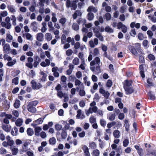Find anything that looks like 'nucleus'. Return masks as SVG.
I'll use <instances>...</instances> for the list:
<instances>
[{
    "label": "nucleus",
    "instance_id": "obj_1",
    "mask_svg": "<svg viewBox=\"0 0 156 156\" xmlns=\"http://www.w3.org/2000/svg\"><path fill=\"white\" fill-rule=\"evenodd\" d=\"M38 104V101H34L29 102L27 106L28 111L32 113H35L36 112V109L35 107Z\"/></svg>",
    "mask_w": 156,
    "mask_h": 156
},
{
    "label": "nucleus",
    "instance_id": "obj_2",
    "mask_svg": "<svg viewBox=\"0 0 156 156\" xmlns=\"http://www.w3.org/2000/svg\"><path fill=\"white\" fill-rule=\"evenodd\" d=\"M31 87L34 89H38L42 87V85L39 83L37 84L36 82L34 80H32L31 82Z\"/></svg>",
    "mask_w": 156,
    "mask_h": 156
},
{
    "label": "nucleus",
    "instance_id": "obj_3",
    "mask_svg": "<svg viewBox=\"0 0 156 156\" xmlns=\"http://www.w3.org/2000/svg\"><path fill=\"white\" fill-rule=\"evenodd\" d=\"M144 64H142L139 66V73L142 79H144L145 77V74L144 73Z\"/></svg>",
    "mask_w": 156,
    "mask_h": 156
},
{
    "label": "nucleus",
    "instance_id": "obj_4",
    "mask_svg": "<svg viewBox=\"0 0 156 156\" xmlns=\"http://www.w3.org/2000/svg\"><path fill=\"white\" fill-rule=\"evenodd\" d=\"M124 89L125 91V93L126 95L131 94L134 91L133 88L132 87H125Z\"/></svg>",
    "mask_w": 156,
    "mask_h": 156
},
{
    "label": "nucleus",
    "instance_id": "obj_5",
    "mask_svg": "<svg viewBox=\"0 0 156 156\" xmlns=\"http://www.w3.org/2000/svg\"><path fill=\"white\" fill-rule=\"evenodd\" d=\"M133 45L134 47L135 48L137 51L141 54L143 53V51L141 48V45L140 43H137L133 44Z\"/></svg>",
    "mask_w": 156,
    "mask_h": 156
},
{
    "label": "nucleus",
    "instance_id": "obj_6",
    "mask_svg": "<svg viewBox=\"0 0 156 156\" xmlns=\"http://www.w3.org/2000/svg\"><path fill=\"white\" fill-rule=\"evenodd\" d=\"M3 51L5 53L8 54L11 50L10 45L8 44H5L3 46Z\"/></svg>",
    "mask_w": 156,
    "mask_h": 156
},
{
    "label": "nucleus",
    "instance_id": "obj_7",
    "mask_svg": "<svg viewBox=\"0 0 156 156\" xmlns=\"http://www.w3.org/2000/svg\"><path fill=\"white\" fill-rule=\"evenodd\" d=\"M135 148L137 151V153L140 156H142L143 154V149L140 147L139 146L137 145H135L134 146Z\"/></svg>",
    "mask_w": 156,
    "mask_h": 156
},
{
    "label": "nucleus",
    "instance_id": "obj_8",
    "mask_svg": "<svg viewBox=\"0 0 156 156\" xmlns=\"http://www.w3.org/2000/svg\"><path fill=\"white\" fill-rule=\"evenodd\" d=\"M129 49L131 53L135 55H137L138 54L137 51L134 46H130L129 47Z\"/></svg>",
    "mask_w": 156,
    "mask_h": 156
},
{
    "label": "nucleus",
    "instance_id": "obj_9",
    "mask_svg": "<svg viewBox=\"0 0 156 156\" xmlns=\"http://www.w3.org/2000/svg\"><path fill=\"white\" fill-rule=\"evenodd\" d=\"M78 1V0H75V1L74 0L72 2L71 5L70 7L71 10H75L77 8L76 2Z\"/></svg>",
    "mask_w": 156,
    "mask_h": 156
},
{
    "label": "nucleus",
    "instance_id": "obj_10",
    "mask_svg": "<svg viewBox=\"0 0 156 156\" xmlns=\"http://www.w3.org/2000/svg\"><path fill=\"white\" fill-rule=\"evenodd\" d=\"M85 156H90L88 147L86 145H84L82 148Z\"/></svg>",
    "mask_w": 156,
    "mask_h": 156
},
{
    "label": "nucleus",
    "instance_id": "obj_11",
    "mask_svg": "<svg viewBox=\"0 0 156 156\" xmlns=\"http://www.w3.org/2000/svg\"><path fill=\"white\" fill-rule=\"evenodd\" d=\"M147 94L149 97L148 98L150 100L154 101L155 99V96L151 91L149 90L147 93Z\"/></svg>",
    "mask_w": 156,
    "mask_h": 156
},
{
    "label": "nucleus",
    "instance_id": "obj_12",
    "mask_svg": "<svg viewBox=\"0 0 156 156\" xmlns=\"http://www.w3.org/2000/svg\"><path fill=\"white\" fill-rule=\"evenodd\" d=\"M130 27L132 28H133L135 27L136 28L139 29L140 27V24L139 23H136L134 22H132L130 24Z\"/></svg>",
    "mask_w": 156,
    "mask_h": 156
},
{
    "label": "nucleus",
    "instance_id": "obj_13",
    "mask_svg": "<svg viewBox=\"0 0 156 156\" xmlns=\"http://www.w3.org/2000/svg\"><path fill=\"white\" fill-rule=\"evenodd\" d=\"M7 60L8 62L7 63V65L9 66H11L16 63V61L15 59H13V60H12V59H5V60Z\"/></svg>",
    "mask_w": 156,
    "mask_h": 156
},
{
    "label": "nucleus",
    "instance_id": "obj_14",
    "mask_svg": "<svg viewBox=\"0 0 156 156\" xmlns=\"http://www.w3.org/2000/svg\"><path fill=\"white\" fill-rule=\"evenodd\" d=\"M2 128L5 131L9 132L11 130V126L7 125H2Z\"/></svg>",
    "mask_w": 156,
    "mask_h": 156
},
{
    "label": "nucleus",
    "instance_id": "obj_15",
    "mask_svg": "<svg viewBox=\"0 0 156 156\" xmlns=\"http://www.w3.org/2000/svg\"><path fill=\"white\" fill-rule=\"evenodd\" d=\"M98 11V10L94 7L92 6H90L87 9V11L89 12H90L92 11L94 12L95 13Z\"/></svg>",
    "mask_w": 156,
    "mask_h": 156
},
{
    "label": "nucleus",
    "instance_id": "obj_16",
    "mask_svg": "<svg viewBox=\"0 0 156 156\" xmlns=\"http://www.w3.org/2000/svg\"><path fill=\"white\" fill-rule=\"evenodd\" d=\"M61 136L62 138L63 139H65L67 137V134L66 132V129H62V132L61 133Z\"/></svg>",
    "mask_w": 156,
    "mask_h": 156
},
{
    "label": "nucleus",
    "instance_id": "obj_17",
    "mask_svg": "<svg viewBox=\"0 0 156 156\" xmlns=\"http://www.w3.org/2000/svg\"><path fill=\"white\" fill-rule=\"evenodd\" d=\"M41 129V128L40 127H36L34 129L35 135L36 136H39L40 135V132Z\"/></svg>",
    "mask_w": 156,
    "mask_h": 156
},
{
    "label": "nucleus",
    "instance_id": "obj_18",
    "mask_svg": "<svg viewBox=\"0 0 156 156\" xmlns=\"http://www.w3.org/2000/svg\"><path fill=\"white\" fill-rule=\"evenodd\" d=\"M132 82V81H129L128 80H126L125 81V83L123 84V88L126 87H130V86H131Z\"/></svg>",
    "mask_w": 156,
    "mask_h": 156
},
{
    "label": "nucleus",
    "instance_id": "obj_19",
    "mask_svg": "<svg viewBox=\"0 0 156 156\" xmlns=\"http://www.w3.org/2000/svg\"><path fill=\"white\" fill-rule=\"evenodd\" d=\"M43 36L44 34L42 33H38L37 34V39L38 41H42L43 40Z\"/></svg>",
    "mask_w": 156,
    "mask_h": 156
},
{
    "label": "nucleus",
    "instance_id": "obj_20",
    "mask_svg": "<svg viewBox=\"0 0 156 156\" xmlns=\"http://www.w3.org/2000/svg\"><path fill=\"white\" fill-rule=\"evenodd\" d=\"M7 8L12 13H14L16 12L14 6L13 5H9L7 6Z\"/></svg>",
    "mask_w": 156,
    "mask_h": 156
},
{
    "label": "nucleus",
    "instance_id": "obj_21",
    "mask_svg": "<svg viewBox=\"0 0 156 156\" xmlns=\"http://www.w3.org/2000/svg\"><path fill=\"white\" fill-rule=\"evenodd\" d=\"M124 126L126 130L128 132L129 130V121L127 119H125L124 121Z\"/></svg>",
    "mask_w": 156,
    "mask_h": 156
},
{
    "label": "nucleus",
    "instance_id": "obj_22",
    "mask_svg": "<svg viewBox=\"0 0 156 156\" xmlns=\"http://www.w3.org/2000/svg\"><path fill=\"white\" fill-rule=\"evenodd\" d=\"M40 75L42 76L41 80L42 82H45L46 81V77L47 76V74L43 71H41L40 73Z\"/></svg>",
    "mask_w": 156,
    "mask_h": 156
},
{
    "label": "nucleus",
    "instance_id": "obj_23",
    "mask_svg": "<svg viewBox=\"0 0 156 156\" xmlns=\"http://www.w3.org/2000/svg\"><path fill=\"white\" fill-rule=\"evenodd\" d=\"M10 149L12 152V154L13 155H16L18 152V149L15 148L14 147H11Z\"/></svg>",
    "mask_w": 156,
    "mask_h": 156
},
{
    "label": "nucleus",
    "instance_id": "obj_24",
    "mask_svg": "<svg viewBox=\"0 0 156 156\" xmlns=\"http://www.w3.org/2000/svg\"><path fill=\"white\" fill-rule=\"evenodd\" d=\"M114 137L116 138H119L120 137V132L118 130H114L113 133Z\"/></svg>",
    "mask_w": 156,
    "mask_h": 156
},
{
    "label": "nucleus",
    "instance_id": "obj_25",
    "mask_svg": "<svg viewBox=\"0 0 156 156\" xmlns=\"http://www.w3.org/2000/svg\"><path fill=\"white\" fill-rule=\"evenodd\" d=\"M5 21L8 24V25L7 26V28H10L11 26V24L10 23V19L9 17H6L5 19Z\"/></svg>",
    "mask_w": 156,
    "mask_h": 156
},
{
    "label": "nucleus",
    "instance_id": "obj_26",
    "mask_svg": "<svg viewBox=\"0 0 156 156\" xmlns=\"http://www.w3.org/2000/svg\"><path fill=\"white\" fill-rule=\"evenodd\" d=\"M94 15L91 12H89L87 16V19L89 21L92 20L94 19Z\"/></svg>",
    "mask_w": 156,
    "mask_h": 156
},
{
    "label": "nucleus",
    "instance_id": "obj_27",
    "mask_svg": "<svg viewBox=\"0 0 156 156\" xmlns=\"http://www.w3.org/2000/svg\"><path fill=\"white\" fill-rule=\"evenodd\" d=\"M111 15L108 13H106L104 16V18L107 21H108L110 20L111 19Z\"/></svg>",
    "mask_w": 156,
    "mask_h": 156
},
{
    "label": "nucleus",
    "instance_id": "obj_28",
    "mask_svg": "<svg viewBox=\"0 0 156 156\" xmlns=\"http://www.w3.org/2000/svg\"><path fill=\"white\" fill-rule=\"evenodd\" d=\"M27 135L29 136H32L34 133V132L33 130L30 128H29L27 129Z\"/></svg>",
    "mask_w": 156,
    "mask_h": 156
},
{
    "label": "nucleus",
    "instance_id": "obj_29",
    "mask_svg": "<svg viewBox=\"0 0 156 156\" xmlns=\"http://www.w3.org/2000/svg\"><path fill=\"white\" fill-rule=\"evenodd\" d=\"M77 22L79 25L82 24V25H84L86 23V20L85 19L80 18L77 21Z\"/></svg>",
    "mask_w": 156,
    "mask_h": 156
},
{
    "label": "nucleus",
    "instance_id": "obj_30",
    "mask_svg": "<svg viewBox=\"0 0 156 156\" xmlns=\"http://www.w3.org/2000/svg\"><path fill=\"white\" fill-rule=\"evenodd\" d=\"M23 122V120L21 119H18L16 122V125L17 126H21Z\"/></svg>",
    "mask_w": 156,
    "mask_h": 156
},
{
    "label": "nucleus",
    "instance_id": "obj_31",
    "mask_svg": "<svg viewBox=\"0 0 156 156\" xmlns=\"http://www.w3.org/2000/svg\"><path fill=\"white\" fill-rule=\"evenodd\" d=\"M46 116V115L43 118H40L37 119L35 121V122L37 123V124H41L43 121L44 119H45Z\"/></svg>",
    "mask_w": 156,
    "mask_h": 156
},
{
    "label": "nucleus",
    "instance_id": "obj_32",
    "mask_svg": "<svg viewBox=\"0 0 156 156\" xmlns=\"http://www.w3.org/2000/svg\"><path fill=\"white\" fill-rule=\"evenodd\" d=\"M49 142L50 144L54 145L56 142V140L54 137H52L50 138L49 140Z\"/></svg>",
    "mask_w": 156,
    "mask_h": 156
},
{
    "label": "nucleus",
    "instance_id": "obj_33",
    "mask_svg": "<svg viewBox=\"0 0 156 156\" xmlns=\"http://www.w3.org/2000/svg\"><path fill=\"white\" fill-rule=\"evenodd\" d=\"M30 144V143L28 142H25L22 147V148L25 151H26L27 150L28 148L27 146Z\"/></svg>",
    "mask_w": 156,
    "mask_h": 156
},
{
    "label": "nucleus",
    "instance_id": "obj_34",
    "mask_svg": "<svg viewBox=\"0 0 156 156\" xmlns=\"http://www.w3.org/2000/svg\"><path fill=\"white\" fill-rule=\"evenodd\" d=\"M45 36L46 39L48 41H51L52 39V35L50 33H46L45 34Z\"/></svg>",
    "mask_w": 156,
    "mask_h": 156
},
{
    "label": "nucleus",
    "instance_id": "obj_35",
    "mask_svg": "<svg viewBox=\"0 0 156 156\" xmlns=\"http://www.w3.org/2000/svg\"><path fill=\"white\" fill-rule=\"evenodd\" d=\"M66 21V19L65 18L62 17L59 20V22L61 23L62 26L63 27Z\"/></svg>",
    "mask_w": 156,
    "mask_h": 156
},
{
    "label": "nucleus",
    "instance_id": "obj_36",
    "mask_svg": "<svg viewBox=\"0 0 156 156\" xmlns=\"http://www.w3.org/2000/svg\"><path fill=\"white\" fill-rule=\"evenodd\" d=\"M20 101L19 100H16L14 104V107L16 108H19L20 105Z\"/></svg>",
    "mask_w": 156,
    "mask_h": 156
},
{
    "label": "nucleus",
    "instance_id": "obj_37",
    "mask_svg": "<svg viewBox=\"0 0 156 156\" xmlns=\"http://www.w3.org/2000/svg\"><path fill=\"white\" fill-rule=\"evenodd\" d=\"M11 20L12 21V25L13 26L16 25V18L15 17V16L13 15H11Z\"/></svg>",
    "mask_w": 156,
    "mask_h": 156
},
{
    "label": "nucleus",
    "instance_id": "obj_38",
    "mask_svg": "<svg viewBox=\"0 0 156 156\" xmlns=\"http://www.w3.org/2000/svg\"><path fill=\"white\" fill-rule=\"evenodd\" d=\"M105 31L109 33H112L113 32V30L109 26H107L105 28Z\"/></svg>",
    "mask_w": 156,
    "mask_h": 156
},
{
    "label": "nucleus",
    "instance_id": "obj_39",
    "mask_svg": "<svg viewBox=\"0 0 156 156\" xmlns=\"http://www.w3.org/2000/svg\"><path fill=\"white\" fill-rule=\"evenodd\" d=\"M19 83V78L18 77H16L12 79V83L14 84L15 85H17Z\"/></svg>",
    "mask_w": 156,
    "mask_h": 156
},
{
    "label": "nucleus",
    "instance_id": "obj_40",
    "mask_svg": "<svg viewBox=\"0 0 156 156\" xmlns=\"http://www.w3.org/2000/svg\"><path fill=\"white\" fill-rule=\"evenodd\" d=\"M152 79L150 78H148L147 80V82L148 84V86L149 87L153 86V83L152 82Z\"/></svg>",
    "mask_w": 156,
    "mask_h": 156
},
{
    "label": "nucleus",
    "instance_id": "obj_41",
    "mask_svg": "<svg viewBox=\"0 0 156 156\" xmlns=\"http://www.w3.org/2000/svg\"><path fill=\"white\" fill-rule=\"evenodd\" d=\"M116 124V122L115 121H112L111 122H109L107 124V127L110 129L112 126L115 125Z\"/></svg>",
    "mask_w": 156,
    "mask_h": 156
},
{
    "label": "nucleus",
    "instance_id": "obj_42",
    "mask_svg": "<svg viewBox=\"0 0 156 156\" xmlns=\"http://www.w3.org/2000/svg\"><path fill=\"white\" fill-rule=\"evenodd\" d=\"M148 43V41L147 40H144L143 42V45L144 47L147 48H148L149 46Z\"/></svg>",
    "mask_w": 156,
    "mask_h": 156
},
{
    "label": "nucleus",
    "instance_id": "obj_43",
    "mask_svg": "<svg viewBox=\"0 0 156 156\" xmlns=\"http://www.w3.org/2000/svg\"><path fill=\"white\" fill-rule=\"evenodd\" d=\"M5 136L3 134L2 131L0 130V139L2 141H3L5 140Z\"/></svg>",
    "mask_w": 156,
    "mask_h": 156
},
{
    "label": "nucleus",
    "instance_id": "obj_44",
    "mask_svg": "<svg viewBox=\"0 0 156 156\" xmlns=\"http://www.w3.org/2000/svg\"><path fill=\"white\" fill-rule=\"evenodd\" d=\"M7 153L6 150L4 147H2L0 148V154H5Z\"/></svg>",
    "mask_w": 156,
    "mask_h": 156
},
{
    "label": "nucleus",
    "instance_id": "obj_45",
    "mask_svg": "<svg viewBox=\"0 0 156 156\" xmlns=\"http://www.w3.org/2000/svg\"><path fill=\"white\" fill-rule=\"evenodd\" d=\"M72 28L74 30L77 31L79 30V26L76 23H74L72 25Z\"/></svg>",
    "mask_w": 156,
    "mask_h": 156
},
{
    "label": "nucleus",
    "instance_id": "obj_46",
    "mask_svg": "<svg viewBox=\"0 0 156 156\" xmlns=\"http://www.w3.org/2000/svg\"><path fill=\"white\" fill-rule=\"evenodd\" d=\"M57 96L60 98H62L64 96V94L62 91H57Z\"/></svg>",
    "mask_w": 156,
    "mask_h": 156
},
{
    "label": "nucleus",
    "instance_id": "obj_47",
    "mask_svg": "<svg viewBox=\"0 0 156 156\" xmlns=\"http://www.w3.org/2000/svg\"><path fill=\"white\" fill-rule=\"evenodd\" d=\"M129 144V140L127 139H125L123 142V144L124 147H126Z\"/></svg>",
    "mask_w": 156,
    "mask_h": 156
},
{
    "label": "nucleus",
    "instance_id": "obj_48",
    "mask_svg": "<svg viewBox=\"0 0 156 156\" xmlns=\"http://www.w3.org/2000/svg\"><path fill=\"white\" fill-rule=\"evenodd\" d=\"M112 84V81L110 80H108L106 83V86L108 87H110Z\"/></svg>",
    "mask_w": 156,
    "mask_h": 156
},
{
    "label": "nucleus",
    "instance_id": "obj_49",
    "mask_svg": "<svg viewBox=\"0 0 156 156\" xmlns=\"http://www.w3.org/2000/svg\"><path fill=\"white\" fill-rule=\"evenodd\" d=\"M115 116L114 113L112 114L109 116L108 119L110 121H113L115 119Z\"/></svg>",
    "mask_w": 156,
    "mask_h": 156
},
{
    "label": "nucleus",
    "instance_id": "obj_50",
    "mask_svg": "<svg viewBox=\"0 0 156 156\" xmlns=\"http://www.w3.org/2000/svg\"><path fill=\"white\" fill-rule=\"evenodd\" d=\"M147 34L148 35V37L150 39H152V36L153 35V33L151 31L148 30L147 32Z\"/></svg>",
    "mask_w": 156,
    "mask_h": 156
},
{
    "label": "nucleus",
    "instance_id": "obj_51",
    "mask_svg": "<svg viewBox=\"0 0 156 156\" xmlns=\"http://www.w3.org/2000/svg\"><path fill=\"white\" fill-rule=\"evenodd\" d=\"M62 125L59 124H57L55 126V129L57 130H60L62 128Z\"/></svg>",
    "mask_w": 156,
    "mask_h": 156
},
{
    "label": "nucleus",
    "instance_id": "obj_52",
    "mask_svg": "<svg viewBox=\"0 0 156 156\" xmlns=\"http://www.w3.org/2000/svg\"><path fill=\"white\" fill-rule=\"evenodd\" d=\"M99 52L98 49L97 48H95L94 49V52L93 54V57L96 56L98 55L99 53Z\"/></svg>",
    "mask_w": 156,
    "mask_h": 156
},
{
    "label": "nucleus",
    "instance_id": "obj_53",
    "mask_svg": "<svg viewBox=\"0 0 156 156\" xmlns=\"http://www.w3.org/2000/svg\"><path fill=\"white\" fill-rule=\"evenodd\" d=\"M79 94L81 96H83L85 95V92L84 90H80L79 92Z\"/></svg>",
    "mask_w": 156,
    "mask_h": 156
},
{
    "label": "nucleus",
    "instance_id": "obj_54",
    "mask_svg": "<svg viewBox=\"0 0 156 156\" xmlns=\"http://www.w3.org/2000/svg\"><path fill=\"white\" fill-rule=\"evenodd\" d=\"M129 34L130 35L133 37H135L136 34V32L135 29H132L130 32Z\"/></svg>",
    "mask_w": 156,
    "mask_h": 156
},
{
    "label": "nucleus",
    "instance_id": "obj_55",
    "mask_svg": "<svg viewBox=\"0 0 156 156\" xmlns=\"http://www.w3.org/2000/svg\"><path fill=\"white\" fill-rule=\"evenodd\" d=\"M138 37L139 40H142L144 39L143 34L141 33H139L138 34Z\"/></svg>",
    "mask_w": 156,
    "mask_h": 156
},
{
    "label": "nucleus",
    "instance_id": "obj_56",
    "mask_svg": "<svg viewBox=\"0 0 156 156\" xmlns=\"http://www.w3.org/2000/svg\"><path fill=\"white\" fill-rule=\"evenodd\" d=\"M8 15V12L7 11H4L0 13V15L2 17H5Z\"/></svg>",
    "mask_w": 156,
    "mask_h": 156
},
{
    "label": "nucleus",
    "instance_id": "obj_57",
    "mask_svg": "<svg viewBox=\"0 0 156 156\" xmlns=\"http://www.w3.org/2000/svg\"><path fill=\"white\" fill-rule=\"evenodd\" d=\"M90 146L91 148L95 149L96 147V144L95 142H92L90 144Z\"/></svg>",
    "mask_w": 156,
    "mask_h": 156
},
{
    "label": "nucleus",
    "instance_id": "obj_58",
    "mask_svg": "<svg viewBox=\"0 0 156 156\" xmlns=\"http://www.w3.org/2000/svg\"><path fill=\"white\" fill-rule=\"evenodd\" d=\"M95 156H98L99 155L100 152L99 150L96 149L94 150L93 152Z\"/></svg>",
    "mask_w": 156,
    "mask_h": 156
},
{
    "label": "nucleus",
    "instance_id": "obj_59",
    "mask_svg": "<svg viewBox=\"0 0 156 156\" xmlns=\"http://www.w3.org/2000/svg\"><path fill=\"white\" fill-rule=\"evenodd\" d=\"M100 124L102 126L105 127L106 125V122L103 119H101L100 120Z\"/></svg>",
    "mask_w": 156,
    "mask_h": 156
},
{
    "label": "nucleus",
    "instance_id": "obj_60",
    "mask_svg": "<svg viewBox=\"0 0 156 156\" xmlns=\"http://www.w3.org/2000/svg\"><path fill=\"white\" fill-rule=\"evenodd\" d=\"M124 25V24H123V23L121 22L118 23L117 25V29H119L121 28H122V26H123Z\"/></svg>",
    "mask_w": 156,
    "mask_h": 156
},
{
    "label": "nucleus",
    "instance_id": "obj_61",
    "mask_svg": "<svg viewBox=\"0 0 156 156\" xmlns=\"http://www.w3.org/2000/svg\"><path fill=\"white\" fill-rule=\"evenodd\" d=\"M71 3L70 0H67L66 2V6L67 8H69L71 6Z\"/></svg>",
    "mask_w": 156,
    "mask_h": 156
},
{
    "label": "nucleus",
    "instance_id": "obj_62",
    "mask_svg": "<svg viewBox=\"0 0 156 156\" xmlns=\"http://www.w3.org/2000/svg\"><path fill=\"white\" fill-rule=\"evenodd\" d=\"M125 117V115L123 113H120L118 116V118L120 120L123 119Z\"/></svg>",
    "mask_w": 156,
    "mask_h": 156
},
{
    "label": "nucleus",
    "instance_id": "obj_63",
    "mask_svg": "<svg viewBox=\"0 0 156 156\" xmlns=\"http://www.w3.org/2000/svg\"><path fill=\"white\" fill-rule=\"evenodd\" d=\"M74 48L76 49H77L80 48V43L78 42H76L74 45Z\"/></svg>",
    "mask_w": 156,
    "mask_h": 156
},
{
    "label": "nucleus",
    "instance_id": "obj_64",
    "mask_svg": "<svg viewBox=\"0 0 156 156\" xmlns=\"http://www.w3.org/2000/svg\"><path fill=\"white\" fill-rule=\"evenodd\" d=\"M55 89L57 91H59L62 90V87L61 85L58 84L55 87Z\"/></svg>",
    "mask_w": 156,
    "mask_h": 156
}]
</instances>
